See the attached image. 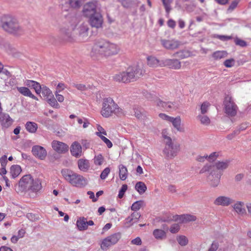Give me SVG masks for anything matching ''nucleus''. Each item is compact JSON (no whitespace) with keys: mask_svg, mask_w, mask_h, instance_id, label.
I'll use <instances>...</instances> for the list:
<instances>
[{"mask_svg":"<svg viewBox=\"0 0 251 251\" xmlns=\"http://www.w3.org/2000/svg\"><path fill=\"white\" fill-rule=\"evenodd\" d=\"M153 235L157 239H162L166 236V233L163 230L156 229L153 232Z\"/></svg>","mask_w":251,"mask_h":251,"instance_id":"39","label":"nucleus"},{"mask_svg":"<svg viewBox=\"0 0 251 251\" xmlns=\"http://www.w3.org/2000/svg\"><path fill=\"white\" fill-rule=\"evenodd\" d=\"M235 43L236 45L242 47H245L247 45V43L245 41L240 39L239 38H236L235 39Z\"/></svg>","mask_w":251,"mask_h":251,"instance_id":"58","label":"nucleus"},{"mask_svg":"<svg viewBox=\"0 0 251 251\" xmlns=\"http://www.w3.org/2000/svg\"><path fill=\"white\" fill-rule=\"evenodd\" d=\"M76 226L80 231L87 229V219L84 217L79 218L76 221Z\"/></svg>","mask_w":251,"mask_h":251,"instance_id":"31","label":"nucleus"},{"mask_svg":"<svg viewBox=\"0 0 251 251\" xmlns=\"http://www.w3.org/2000/svg\"><path fill=\"white\" fill-rule=\"evenodd\" d=\"M110 169L109 168L107 167L105 168L101 172L100 177L101 179H105L109 174L110 173Z\"/></svg>","mask_w":251,"mask_h":251,"instance_id":"52","label":"nucleus"},{"mask_svg":"<svg viewBox=\"0 0 251 251\" xmlns=\"http://www.w3.org/2000/svg\"><path fill=\"white\" fill-rule=\"evenodd\" d=\"M32 152L35 156L41 160H44L47 154L46 150L40 146H33L32 149Z\"/></svg>","mask_w":251,"mask_h":251,"instance_id":"18","label":"nucleus"},{"mask_svg":"<svg viewBox=\"0 0 251 251\" xmlns=\"http://www.w3.org/2000/svg\"><path fill=\"white\" fill-rule=\"evenodd\" d=\"M196 219V216L191 214L176 215L174 216L173 218V220L176 222H178L180 224L195 221Z\"/></svg>","mask_w":251,"mask_h":251,"instance_id":"14","label":"nucleus"},{"mask_svg":"<svg viewBox=\"0 0 251 251\" xmlns=\"http://www.w3.org/2000/svg\"><path fill=\"white\" fill-rule=\"evenodd\" d=\"M42 95L46 99L52 95L51 91L47 86H43L42 89Z\"/></svg>","mask_w":251,"mask_h":251,"instance_id":"42","label":"nucleus"},{"mask_svg":"<svg viewBox=\"0 0 251 251\" xmlns=\"http://www.w3.org/2000/svg\"><path fill=\"white\" fill-rule=\"evenodd\" d=\"M122 5L126 8L129 7L131 5V2L128 0H119Z\"/></svg>","mask_w":251,"mask_h":251,"instance_id":"62","label":"nucleus"},{"mask_svg":"<svg viewBox=\"0 0 251 251\" xmlns=\"http://www.w3.org/2000/svg\"><path fill=\"white\" fill-rule=\"evenodd\" d=\"M225 112L228 116H234L237 113V106L230 97H226L225 101Z\"/></svg>","mask_w":251,"mask_h":251,"instance_id":"10","label":"nucleus"},{"mask_svg":"<svg viewBox=\"0 0 251 251\" xmlns=\"http://www.w3.org/2000/svg\"><path fill=\"white\" fill-rule=\"evenodd\" d=\"M65 88H66V87L65 86L64 83H59L58 84L56 87L55 92L60 93L62 91H63Z\"/></svg>","mask_w":251,"mask_h":251,"instance_id":"60","label":"nucleus"},{"mask_svg":"<svg viewBox=\"0 0 251 251\" xmlns=\"http://www.w3.org/2000/svg\"><path fill=\"white\" fill-rule=\"evenodd\" d=\"M174 128H175L177 131H181L182 128L181 127V118L179 116H177L176 118H172L171 122Z\"/></svg>","mask_w":251,"mask_h":251,"instance_id":"34","label":"nucleus"},{"mask_svg":"<svg viewBox=\"0 0 251 251\" xmlns=\"http://www.w3.org/2000/svg\"><path fill=\"white\" fill-rule=\"evenodd\" d=\"M104 158L101 154L95 155L94 158V163L96 165L100 166L103 162Z\"/></svg>","mask_w":251,"mask_h":251,"instance_id":"45","label":"nucleus"},{"mask_svg":"<svg viewBox=\"0 0 251 251\" xmlns=\"http://www.w3.org/2000/svg\"><path fill=\"white\" fill-rule=\"evenodd\" d=\"M140 214L138 212H133L125 220V225L127 226H130L133 224L137 223L140 217Z\"/></svg>","mask_w":251,"mask_h":251,"instance_id":"25","label":"nucleus"},{"mask_svg":"<svg viewBox=\"0 0 251 251\" xmlns=\"http://www.w3.org/2000/svg\"><path fill=\"white\" fill-rule=\"evenodd\" d=\"M143 95L146 99L149 100L154 102L159 108L168 111L167 107V106H168V102H166L161 100L154 93L146 91L143 93Z\"/></svg>","mask_w":251,"mask_h":251,"instance_id":"9","label":"nucleus"},{"mask_svg":"<svg viewBox=\"0 0 251 251\" xmlns=\"http://www.w3.org/2000/svg\"><path fill=\"white\" fill-rule=\"evenodd\" d=\"M61 32L64 34L67 40L69 41H72L73 39L72 34L70 30L67 29H62L61 30Z\"/></svg>","mask_w":251,"mask_h":251,"instance_id":"47","label":"nucleus"},{"mask_svg":"<svg viewBox=\"0 0 251 251\" xmlns=\"http://www.w3.org/2000/svg\"><path fill=\"white\" fill-rule=\"evenodd\" d=\"M233 200L228 197L219 196L214 201V203L216 205L227 206L233 202Z\"/></svg>","mask_w":251,"mask_h":251,"instance_id":"22","label":"nucleus"},{"mask_svg":"<svg viewBox=\"0 0 251 251\" xmlns=\"http://www.w3.org/2000/svg\"><path fill=\"white\" fill-rule=\"evenodd\" d=\"M51 146L53 149L59 153H64L68 150V146L66 144L57 141H53Z\"/></svg>","mask_w":251,"mask_h":251,"instance_id":"20","label":"nucleus"},{"mask_svg":"<svg viewBox=\"0 0 251 251\" xmlns=\"http://www.w3.org/2000/svg\"><path fill=\"white\" fill-rule=\"evenodd\" d=\"M61 173L63 178L73 186L81 188L87 184L86 178L71 170L63 169Z\"/></svg>","mask_w":251,"mask_h":251,"instance_id":"4","label":"nucleus"},{"mask_svg":"<svg viewBox=\"0 0 251 251\" xmlns=\"http://www.w3.org/2000/svg\"><path fill=\"white\" fill-rule=\"evenodd\" d=\"M234 211L240 215H244L246 213L244 202L240 201H236L232 206Z\"/></svg>","mask_w":251,"mask_h":251,"instance_id":"27","label":"nucleus"},{"mask_svg":"<svg viewBox=\"0 0 251 251\" xmlns=\"http://www.w3.org/2000/svg\"><path fill=\"white\" fill-rule=\"evenodd\" d=\"M176 240L181 246H185L188 243V238L184 235H178L176 237Z\"/></svg>","mask_w":251,"mask_h":251,"instance_id":"40","label":"nucleus"},{"mask_svg":"<svg viewBox=\"0 0 251 251\" xmlns=\"http://www.w3.org/2000/svg\"><path fill=\"white\" fill-rule=\"evenodd\" d=\"M83 15L87 17H90L95 14L96 12V4L95 2H91L85 4L83 6Z\"/></svg>","mask_w":251,"mask_h":251,"instance_id":"15","label":"nucleus"},{"mask_svg":"<svg viewBox=\"0 0 251 251\" xmlns=\"http://www.w3.org/2000/svg\"><path fill=\"white\" fill-rule=\"evenodd\" d=\"M99 137L105 143L108 148H110L112 147L113 145L112 142L104 136V135H102Z\"/></svg>","mask_w":251,"mask_h":251,"instance_id":"56","label":"nucleus"},{"mask_svg":"<svg viewBox=\"0 0 251 251\" xmlns=\"http://www.w3.org/2000/svg\"><path fill=\"white\" fill-rule=\"evenodd\" d=\"M78 169L82 172L87 171L90 168L89 161L86 159L81 158L77 161Z\"/></svg>","mask_w":251,"mask_h":251,"instance_id":"28","label":"nucleus"},{"mask_svg":"<svg viewBox=\"0 0 251 251\" xmlns=\"http://www.w3.org/2000/svg\"><path fill=\"white\" fill-rule=\"evenodd\" d=\"M161 43L162 45L168 50H175L177 48L179 45V42L175 40L162 39Z\"/></svg>","mask_w":251,"mask_h":251,"instance_id":"21","label":"nucleus"},{"mask_svg":"<svg viewBox=\"0 0 251 251\" xmlns=\"http://www.w3.org/2000/svg\"><path fill=\"white\" fill-rule=\"evenodd\" d=\"M218 243L216 242H214L212 243L211 247L208 249V251H216L218 248Z\"/></svg>","mask_w":251,"mask_h":251,"instance_id":"64","label":"nucleus"},{"mask_svg":"<svg viewBox=\"0 0 251 251\" xmlns=\"http://www.w3.org/2000/svg\"><path fill=\"white\" fill-rule=\"evenodd\" d=\"M84 0H66L65 3H62V8L65 11L68 10L70 7L77 8L80 7Z\"/></svg>","mask_w":251,"mask_h":251,"instance_id":"19","label":"nucleus"},{"mask_svg":"<svg viewBox=\"0 0 251 251\" xmlns=\"http://www.w3.org/2000/svg\"><path fill=\"white\" fill-rule=\"evenodd\" d=\"M97 131L96 132V134L99 136H101L102 135H107V133L105 130L100 125H97Z\"/></svg>","mask_w":251,"mask_h":251,"instance_id":"46","label":"nucleus"},{"mask_svg":"<svg viewBox=\"0 0 251 251\" xmlns=\"http://www.w3.org/2000/svg\"><path fill=\"white\" fill-rule=\"evenodd\" d=\"M119 50L120 49L116 44L107 41L106 50L105 51L106 53L105 56L116 54L118 53Z\"/></svg>","mask_w":251,"mask_h":251,"instance_id":"23","label":"nucleus"},{"mask_svg":"<svg viewBox=\"0 0 251 251\" xmlns=\"http://www.w3.org/2000/svg\"><path fill=\"white\" fill-rule=\"evenodd\" d=\"M112 114H114L117 116H121L125 114V112L112 98H105L103 101L101 114L103 117L108 118L111 116Z\"/></svg>","mask_w":251,"mask_h":251,"instance_id":"5","label":"nucleus"},{"mask_svg":"<svg viewBox=\"0 0 251 251\" xmlns=\"http://www.w3.org/2000/svg\"><path fill=\"white\" fill-rule=\"evenodd\" d=\"M121 238V233L119 232L107 237L102 241L101 248L102 250H106L109 247L116 244Z\"/></svg>","mask_w":251,"mask_h":251,"instance_id":"8","label":"nucleus"},{"mask_svg":"<svg viewBox=\"0 0 251 251\" xmlns=\"http://www.w3.org/2000/svg\"><path fill=\"white\" fill-rule=\"evenodd\" d=\"M234 60L233 59H227L225 61L224 64L227 68H230L234 65Z\"/></svg>","mask_w":251,"mask_h":251,"instance_id":"55","label":"nucleus"},{"mask_svg":"<svg viewBox=\"0 0 251 251\" xmlns=\"http://www.w3.org/2000/svg\"><path fill=\"white\" fill-rule=\"evenodd\" d=\"M22 169L21 167L18 165H12L10 169V173L12 178H15L21 173Z\"/></svg>","mask_w":251,"mask_h":251,"instance_id":"30","label":"nucleus"},{"mask_svg":"<svg viewBox=\"0 0 251 251\" xmlns=\"http://www.w3.org/2000/svg\"><path fill=\"white\" fill-rule=\"evenodd\" d=\"M159 116L161 119L169 122H171V120L173 118L172 117H170L164 113L159 114Z\"/></svg>","mask_w":251,"mask_h":251,"instance_id":"59","label":"nucleus"},{"mask_svg":"<svg viewBox=\"0 0 251 251\" xmlns=\"http://www.w3.org/2000/svg\"><path fill=\"white\" fill-rule=\"evenodd\" d=\"M119 176L122 180H125L127 176V169L126 167L121 164L119 166Z\"/></svg>","mask_w":251,"mask_h":251,"instance_id":"33","label":"nucleus"},{"mask_svg":"<svg viewBox=\"0 0 251 251\" xmlns=\"http://www.w3.org/2000/svg\"><path fill=\"white\" fill-rule=\"evenodd\" d=\"M162 136L165 143L163 153L168 158H172L176 156L178 151V146L172 143L171 137L168 135L166 129L162 131Z\"/></svg>","mask_w":251,"mask_h":251,"instance_id":"6","label":"nucleus"},{"mask_svg":"<svg viewBox=\"0 0 251 251\" xmlns=\"http://www.w3.org/2000/svg\"><path fill=\"white\" fill-rule=\"evenodd\" d=\"M107 41L101 40L97 41L93 46L90 53L91 56L97 58L99 56H106Z\"/></svg>","mask_w":251,"mask_h":251,"instance_id":"7","label":"nucleus"},{"mask_svg":"<svg viewBox=\"0 0 251 251\" xmlns=\"http://www.w3.org/2000/svg\"><path fill=\"white\" fill-rule=\"evenodd\" d=\"M31 181L28 191H30L32 192L39 191L42 188L41 180L39 178L33 179L32 177Z\"/></svg>","mask_w":251,"mask_h":251,"instance_id":"26","label":"nucleus"},{"mask_svg":"<svg viewBox=\"0 0 251 251\" xmlns=\"http://www.w3.org/2000/svg\"><path fill=\"white\" fill-rule=\"evenodd\" d=\"M238 4V1L236 0L233 1L230 4L227 11L228 12H231L232 10H233L237 6Z\"/></svg>","mask_w":251,"mask_h":251,"instance_id":"61","label":"nucleus"},{"mask_svg":"<svg viewBox=\"0 0 251 251\" xmlns=\"http://www.w3.org/2000/svg\"><path fill=\"white\" fill-rule=\"evenodd\" d=\"M13 123V120L8 113L1 112L0 113V123L2 128H7L10 126Z\"/></svg>","mask_w":251,"mask_h":251,"instance_id":"17","label":"nucleus"},{"mask_svg":"<svg viewBox=\"0 0 251 251\" xmlns=\"http://www.w3.org/2000/svg\"><path fill=\"white\" fill-rule=\"evenodd\" d=\"M73 86L80 91H85L86 89V86L82 84H74Z\"/></svg>","mask_w":251,"mask_h":251,"instance_id":"63","label":"nucleus"},{"mask_svg":"<svg viewBox=\"0 0 251 251\" xmlns=\"http://www.w3.org/2000/svg\"><path fill=\"white\" fill-rule=\"evenodd\" d=\"M7 162V157L6 155H4L0 158V163L1 167H6Z\"/></svg>","mask_w":251,"mask_h":251,"instance_id":"57","label":"nucleus"},{"mask_svg":"<svg viewBox=\"0 0 251 251\" xmlns=\"http://www.w3.org/2000/svg\"><path fill=\"white\" fill-rule=\"evenodd\" d=\"M25 126L26 130L30 133H35L38 128L37 124L31 122H27Z\"/></svg>","mask_w":251,"mask_h":251,"instance_id":"35","label":"nucleus"},{"mask_svg":"<svg viewBox=\"0 0 251 251\" xmlns=\"http://www.w3.org/2000/svg\"><path fill=\"white\" fill-rule=\"evenodd\" d=\"M76 30L80 38V40L82 41L86 39L88 36L89 27L87 22H80L76 26Z\"/></svg>","mask_w":251,"mask_h":251,"instance_id":"12","label":"nucleus"},{"mask_svg":"<svg viewBox=\"0 0 251 251\" xmlns=\"http://www.w3.org/2000/svg\"><path fill=\"white\" fill-rule=\"evenodd\" d=\"M144 204L143 201H138L134 202L131 206V209L132 211H136L140 209Z\"/></svg>","mask_w":251,"mask_h":251,"instance_id":"43","label":"nucleus"},{"mask_svg":"<svg viewBox=\"0 0 251 251\" xmlns=\"http://www.w3.org/2000/svg\"><path fill=\"white\" fill-rule=\"evenodd\" d=\"M32 176L30 175L24 176L19 180V190L22 192L28 191L32 182Z\"/></svg>","mask_w":251,"mask_h":251,"instance_id":"11","label":"nucleus"},{"mask_svg":"<svg viewBox=\"0 0 251 251\" xmlns=\"http://www.w3.org/2000/svg\"><path fill=\"white\" fill-rule=\"evenodd\" d=\"M148 64L151 67H160L161 60H159L154 56H149L147 58Z\"/></svg>","mask_w":251,"mask_h":251,"instance_id":"32","label":"nucleus"},{"mask_svg":"<svg viewBox=\"0 0 251 251\" xmlns=\"http://www.w3.org/2000/svg\"><path fill=\"white\" fill-rule=\"evenodd\" d=\"M18 91L23 95L26 97H29L34 100H36V97L32 94L29 89L25 87H17Z\"/></svg>","mask_w":251,"mask_h":251,"instance_id":"29","label":"nucleus"},{"mask_svg":"<svg viewBox=\"0 0 251 251\" xmlns=\"http://www.w3.org/2000/svg\"><path fill=\"white\" fill-rule=\"evenodd\" d=\"M90 18L89 22L92 27L97 28L101 27L103 23L102 17L99 13H97Z\"/></svg>","mask_w":251,"mask_h":251,"instance_id":"16","label":"nucleus"},{"mask_svg":"<svg viewBox=\"0 0 251 251\" xmlns=\"http://www.w3.org/2000/svg\"><path fill=\"white\" fill-rule=\"evenodd\" d=\"M219 153L218 152H213L212 153H211L209 155H208L207 160L209 162H213L216 159Z\"/></svg>","mask_w":251,"mask_h":251,"instance_id":"53","label":"nucleus"},{"mask_svg":"<svg viewBox=\"0 0 251 251\" xmlns=\"http://www.w3.org/2000/svg\"><path fill=\"white\" fill-rule=\"evenodd\" d=\"M229 161L225 160L218 161L215 165L211 163L206 164L201 170L200 173L208 172V180L210 182V185L213 187L217 186L220 182L222 175L221 171L226 169L229 165Z\"/></svg>","mask_w":251,"mask_h":251,"instance_id":"1","label":"nucleus"},{"mask_svg":"<svg viewBox=\"0 0 251 251\" xmlns=\"http://www.w3.org/2000/svg\"><path fill=\"white\" fill-rule=\"evenodd\" d=\"M180 229V226L178 224H173L170 228V231L172 233H177Z\"/></svg>","mask_w":251,"mask_h":251,"instance_id":"51","label":"nucleus"},{"mask_svg":"<svg viewBox=\"0 0 251 251\" xmlns=\"http://www.w3.org/2000/svg\"><path fill=\"white\" fill-rule=\"evenodd\" d=\"M227 52L224 50H218L213 52L212 57L215 60H219L227 56Z\"/></svg>","mask_w":251,"mask_h":251,"instance_id":"37","label":"nucleus"},{"mask_svg":"<svg viewBox=\"0 0 251 251\" xmlns=\"http://www.w3.org/2000/svg\"><path fill=\"white\" fill-rule=\"evenodd\" d=\"M160 67H168L169 68L177 70L181 67L180 61L176 59H165L161 60Z\"/></svg>","mask_w":251,"mask_h":251,"instance_id":"13","label":"nucleus"},{"mask_svg":"<svg viewBox=\"0 0 251 251\" xmlns=\"http://www.w3.org/2000/svg\"><path fill=\"white\" fill-rule=\"evenodd\" d=\"M162 1L165 9L166 16L169 17L170 12L172 9L171 4L173 2V0H162Z\"/></svg>","mask_w":251,"mask_h":251,"instance_id":"38","label":"nucleus"},{"mask_svg":"<svg viewBox=\"0 0 251 251\" xmlns=\"http://www.w3.org/2000/svg\"><path fill=\"white\" fill-rule=\"evenodd\" d=\"M215 38H217L220 39L221 41H225L227 40H229L232 39V37L230 36H226V35H215L214 36Z\"/></svg>","mask_w":251,"mask_h":251,"instance_id":"54","label":"nucleus"},{"mask_svg":"<svg viewBox=\"0 0 251 251\" xmlns=\"http://www.w3.org/2000/svg\"><path fill=\"white\" fill-rule=\"evenodd\" d=\"M144 71L139 65L128 67L126 71L119 73L113 76L114 80L124 83L136 80L143 75Z\"/></svg>","mask_w":251,"mask_h":251,"instance_id":"3","label":"nucleus"},{"mask_svg":"<svg viewBox=\"0 0 251 251\" xmlns=\"http://www.w3.org/2000/svg\"><path fill=\"white\" fill-rule=\"evenodd\" d=\"M179 104L177 102H168V111L174 110L178 108Z\"/></svg>","mask_w":251,"mask_h":251,"instance_id":"50","label":"nucleus"},{"mask_svg":"<svg viewBox=\"0 0 251 251\" xmlns=\"http://www.w3.org/2000/svg\"><path fill=\"white\" fill-rule=\"evenodd\" d=\"M210 106V103L207 101L204 102L202 103L201 107V114H204L208 110V107Z\"/></svg>","mask_w":251,"mask_h":251,"instance_id":"48","label":"nucleus"},{"mask_svg":"<svg viewBox=\"0 0 251 251\" xmlns=\"http://www.w3.org/2000/svg\"><path fill=\"white\" fill-rule=\"evenodd\" d=\"M71 152L73 156L79 157L82 154V148L77 142H74L71 147Z\"/></svg>","mask_w":251,"mask_h":251,"instance_id":"24","label":"nucleus"},{"mask_svg":"<svg viewBox=\"0 0 251 251\" xmlns=\"http://www.w3.org/2000/svg\"><path fill=\"white\" fill-rule=\"evenodd\" d=\"M198 119L202 125H208L210 123V120L207 116L204 114H200L198 116Z\"/></svg>","mask_w":251,"mask_h":251,"instance_id":"41","label":"nucleus"},{"mask_svg":"<svg viewBox=\"0 0 251 251\" xmlns=\"http://www.w3.org/2000/svg\"><path fill=\"white\" fill-rule=\"evenodd\" d=\"M135 188L140 194H144L147 189L145 184L141 181L138 182L136 184Z\"/></svg>","mask_w":251,"mask_h":251,"instance_id":"36","label":"nucleus"},{"mask_svg":"<svg viewBox=\"0 0 251 251\" xmlns=\"http://www.w3.org/2000/svg\"><path fill=\"white\" fill-rule=\"evenodd\" d=\"M127 189V185L126 184H123L119 190L118 195V198L120 199L123 198Z\"/></svg>","mask_w":251,"mask_h":251,"instance_id":"49","label":"nucleus"},{"mask_svg":"<svg viewBox=\"0 0 251 251\" xmlns=\"http://www.w3.org/2000/svg\"><path fill=\"white\" fill-rule=\"evenodd\" d=\"M0 27L5 32L15 36H20L24 33V29L19 25L17 18L10 14L0 16Z\"/></svg>","mask_w":251,"mask_h":251,"instance_id":"2","label":"nucleus"},{"mask_svg":"<svg viewBox=\"0 0 251 251\" xmlns=\"http://www.w3.org/2000/svg\"><path fill=\"white\" fill-rule=\"evenodd\" d=\"M48 103L52 107L55 108L59 107V104L57 103L56 99L54 98L53 95L47 98Z\"/></svg>","mask_w":251,"mask_h":251,"instance_id":"44","label":"nucleus"}]
</instances>
